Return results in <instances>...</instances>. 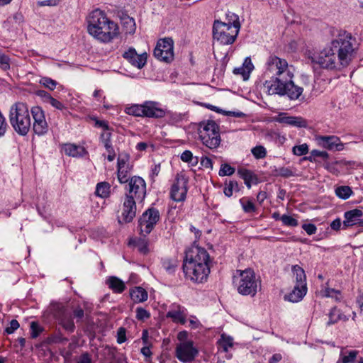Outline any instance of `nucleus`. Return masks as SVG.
<instances>
[{
  "label": "nucleus",
  "mask_w": 363,
  "mask_h": 363,
  "mask_svg": "<svg viewBox=\"0 0 363 363\" xmlns=\"http://www.w3.org/2000/svg\"><path fill=\"white\" fill-rule=\"evenodd\" d=\"M60 324L62 327L69 333H73L75 329V325L73 320L71 312L62 307L59 309L56 315Z\"/></svg>",
  "instance_id": "obj_19"
},
{
  "label": "nucleus",
  "mask_w": 363,
  "mask_h": 363,
  "mask_svg": "<svg viewBox=\"0 0 363 363\" xmlns=\"http://www.w3.org/2000/svg\"><path fill=\"white\" fill-rule=\"evenodd\" d=\"M238 275H234L233 284L236 286L239 294L243 296L250 295L254 296L258 287V281L255 274L251 269L244 271L238 270Z\"/></svg>",
  "instance_id": "obj_6"
},
{
  "label": "nucleus",
  "mask_w": 363,
  "mask_h": 363,
  "mask_svg": "<svg viewBox=\"0 0 363 363\" xmlns=\"http://www.w3.org/2000/svg\"><path fill=\"white\" fill-rule=\"evenodd\" d=\"M9 121L18 135H26L31 126L28 106L21 102L14 104L10 108Z\"/></svg>",
  "instance_id": "obj_5"
},
{
  "label": "nucleus",
  "mask_w": 363,
  "mask_h": 363,
  "mask_svg": "<svg viewBox=\"0 0 363 363\" xmlns=\"http://www.w3.org/2000/svg\"><path fill=\"white\" fill-rule=\"evenodd\" d=\"M63 150L65 155L73 157H81L88 155L84 147L75 144H65Z\"/></svg>",
  "instance_id": "obj_23"
},
{
  "label": "nucleus",
  "mask_w": 363,
  "mask_h": 363,
  "mask_svg": "<svg viewBox=\"0 0 363 363\" xmlns=\"http://www.w3.org/2000/svg\"><path fill=\"white\" fill-rule=\"evenodd\" d=\"M356 40L347 32L340 33L335 39L319 52L311 57L312 62L327 69H341L347 67L355 57Z\"/></svg>",
  "instance_id": "obj_1"
},
{
  "label": "nucleus",
  "mask_w": 363,
  "mask_h": 363,
  "mask_svg": "<svg viewBox=\"0 0 363 363\" xmlns=\"http://www.w3.org/2000/svg\"><path fill=\"white\" fill-rule=\"evenodd\" d=\"M335 194L337 196L342 199H347L352 194V189L348 186H340L336 188Z\"/></svg>",
  "instance_id": "obj_36"
},
{
  "label": "nucleus",
  "mask_w": 363,
  "mask_h": 363,
  "mask_svg": "<svg viewBox=\"0 0 363 363\" xmlns=\"http://www.w3.org/2000/svg\"><path fill=\"white\" fill-rule=\"evenodd\" d=\"M126 330L124 328L121 327L118 328L117 331V342L118 344H122L126 340Z\"/></svg>",
  "instance_id": "obj_54"
},
{
  "label": "nucleus",
  "mask_w": 363,
  "mask_h": 363,
  "mask_svg": "<svg viewBox=\"0 0 363 363\" xmlns=\"http://www.w3.org/2000/svg\"><path fill=\"white\" fill-rule=\"evenodd\" d=\"M266 74L271 75L269 80L276 78L284 79L287 77H293L289 69V65L285 59L280 58L275 55H270L266 61Z\"/></svg>",
  "instance_id": "obj_8"
},
{
  "label": "nucleus",
  "mask_w": 363,
  "mask_h": 363,
  "mask_svg": "<svg viewBox=\"0 0 363 363\" xmlns=\"http://www.w3.org/2000/svg\"><path fill=\"white\" fill-rule=\"evenodd\" d=\"M129 160L128 155H125L124 156H119L118 158L117 168L121 167H129L128 164L127 162Z\"/></svg>",
  "instance_id": "obj_57"
},
{
  "label": "nucleus",
  "mask_w": 363,
  "mask_h": 363,
  "mask_svg": "<svg viewBox=\"0 0 363 363\" xmlns=\"http://www.w3.org/2000/svg\"><path fill=\"white\" fill-rule=\"evenodd\" d=\"M251 152L253 156L259 160L263 159L267 156V150L264 146L257 145L251 150Z\"/></svg>",
  "instance_id": "obj_40"
},
{
  "label": "nucleus",
  "mask_w": 363,
  "mask_h": 363,
  "mask_svg": "<svg viewBox=\"0 0 363 363\" xmlns=\"http://www.w3.org/2000/svg\"><path fill=\"white\" fill-rule=\"evenodd\" d=\"M220 347L223 349V351L227 352L230 347L233 346V339L225 335H222L220 339L218 341Z\"/></svg>",
  "instance_id": "obj_37"
},
{
  "label": "nucleus",
  "mask_w": 363,
  "mask_h": 363,
  "mask_svg": "<svg viewBox=\"0 0 363 363\" xmlns=\"http://www.w3.org/2000/svg\"><path fill=\"white\" fill-rule=\"evenodd\" d=\"M167 317L172 318L174 322L179 323L182 325L186 323L184 308L179 304L174 303L171 306L169 311L167 313Z\"/></svg>",
  "instance_id": "obj_22"
},
{
  "label": "nucleus",
  "mask_w": 363,
  "mask_h": 363,
  "mask_svg": "<svg viewBox=\"0 0 363 363\" xmlns=\"http://www.w3.org/2000/svg\"><path fill=\"white\" fill-rule=\"evenodd\" d=\"M235 172V169L230 166L228 164H223L219 170V175L221 177L223 176H230Z\"/></svg>",
  "instance_id": "obj_46"
},
{
  "label": "nucleus",
  "mask_w": 363,
  "mask_h": 363,
  "mask_svg": "<svg viewBox=\"0 0 363 363\" xmlns=\"http://www.w3.org/2000/svg\"><path fill=\"white\" fill-rule=\"evenodd\" d=\"M292 152L297 156L305 155L308 152V146L306 143L300 145H295L292 149Z\"/></svg>",
  "instance_id": "obj_44"
},
{
  "label": "nucleus",
  "mask_w": 363,
  "mask_h": 363,
  "mask_svg": "<svg viewBox=\"0 0 363 363\" xmlns=\"http://www.w3.org/2000/svg\"><path fill=\"white\" fill-rule=\"evenodd\" d=\"M160 215L157 208H150L140 216L138 220V228L142 236L146 237L153 230L160 220Z\"/></svg>",
  "instance_id": "obj_11"
},
{
  "label": "nucleus",
  "mask_w": 363,
  "mask_h": 363,
  "mask_svg": "<svg viewBox=\"0 0 363 363\" xmlns=\"http://www.w3.org/2000/svg\"><path fill=\"white\" fill-rule=\"evenodd\" d=\"M131 299L135 303H142L145 301L148 298L147 292L145 289L140 286H135L130 291Z\"/></svg>",
  "instance_id": "obj_26"
},
{
  "label": "nucleus",
  "mask_w": 363,
  "mask_h": 363,
  "mask_svg": "<svg viewBox=\"0 0 363 363\" xmlns=\"http://www.w3.org/2000/svg\"><path fill=\"white\" fill-rule=\"evenodd\" d=\"M238 173L240 178L244 180L245 185L249 189L251 188L252 183H256L257 181V177L250 170L246 169H238Z\"/></svg>",
  "instance_id": "obj_28"
},
{
  "label": "nucleus",
  "mask_w": 363,
  "mask_h": 363,
  "mask_svg": "<svg viewBox=\"0 0 363 363\" xmlns=\"http://www.w3.org/2000/svg\"><path fill=\"white\" fill-rule=\"evenodd\" d=\"M106 284L114 293L121 294L125 289V284L121 279L117 277H109L106 281Z\"/></svg>",
  "instance_id": "obj_24"
},
{
  "label": "nucleus",
  "mask_w": 363,
  "mask_h": 363,
  "mask_svg": "<svg viewBox=\"0 0 363 363\" xmlns=\"http://www.w3.org/2000/svg\"><path fill=\"white\" fill-rule=\"evenodd\" d=\"M238 191L239 185L236 181H230L224 188V194L226 196L230 197L233 194V190Z\"/></svg>",
  "instance_id": "obj_42"
},
{
  "label": "nucleus",
  "mask_w": 363,
  "mask_h": 363,
  "mask_svg": "<svg viewBox=\"0 0 363 363\" xmlns=\"http://www.w3.org/2000/svg\"><path fill=\"white\" fill-rule=\"evenodd\" d=\"M239 31L225 25L220 20H215L213 24V38L222 45H232L235 41Z\"/></svg>",
  "instance_id": "obj_9"
},
{
  "label": "nucleus",
  "mask_w": 363,
  "mask_h": 363,
  "mask_svg": "<svg viewBox=\"0 0 363 363\" xmlns=\"http://www.w3.org/2000/svg\"><path fill=\"white\" fill-rule=\"evenodd\" d=\"M40 84L51 91L54 90L57 84L56 81L46 77L40 79Z\"/></svg>",
  "instance_id": "obj_43"
},
{
  "label": "nucleus",
  "mask_w": 363,
  "mask_h": 363,
  "mask_svg": "<svg viewBox=\"0 0 363 363\" xmlns=\"http://www.w3.org/2000/svg\"><path fill=\"white\" fill-rule=\"evenodd\" d=\"M110 185L107 182L99 183L96 188V194L101 198L108 196L110 192Z\"/></svg>",
  "instance_id": "obj_35"
},
{
  "label": "nucleus",
  "mask_w": 363,
  "mask_h": 363,
  "mask_svg": "<svg viewBox=\"0 0 363 363\" xmlns=\"http://www.w3.org/2000/svg\"><path fill=\"white\" fill-rule=\"evenodd\" d=\"M240 203L245 213H252L256 211V207L253 202L247 198H242Z\"/></svg>",
  "instance_id": "obj_38"
},
{
  "label": "nucleus",
  "mask_w": 363,
  "mask_h": 363,
  "mask_svg": "<svg viewBox=\"0 0 363 363\" xmlns=\"http://www.w3.org/2000/svg\"><path fill=\"white\" fill-rule=\"evenodd\" d=\"M36 94L37 96H40L45 103H48L52 97V96L48 92L44 90L37 91Z\"/></svg>",
  "instance_id": "obj_64"
},
{
  "label": "nucleus",
  "mask_w": 363,
  "mask_h": 363,
  "mask_svg": "<svg viewBox=\"0 0 363 363\" xmlns=\"http://www.w3.org/2000/svg\"><path fill=\"white\" fill-rule=\"evenodd\" d=\"M30 329L31 337L33 339L38 337L43 331V328L39 325V324L34 321L30 323Z\"/></svg>",
  "instance_id": "obj_49"
},
{
  "label": "nucleus",
  "mask_w": 363,
  "mask_h": 363,
  "mask_svg": "<svg viewBox=\"0 0 363 363\" xmlns=\"http://www.w3.org/2000/svg\"><path fill=\"white\" fill-rule=\"evenodd\" d=\"M320 140L323 147L328 150H340V148H338V146L340 145L338 143V138L335 136H323L320 138Z\"/></svg>",
  "instance_id": "obj_30"
},
{
  "label": "nucleus",
  "mask_w": 363,
  "mask_h": 363,
  "mask_svg": "<svg viewBox=\"0 0 363 363\" xmlns=\"http://www.w3.org/2000/svg\"><path fill=\"white\" fill-rule=\"evenodd\" d=\"M125 196L136 201H143L146 195V183L138 176L132 177L125 186Z\"/></svg>",
  "instance_id": "obj_10"
},
{
  "label": "nucleus",
  "mask_w": 363,
  "mask_h": 363,
  "mask_svg": "<svg viewBox=\"0 0 363 363\" xmlns=\"http://www.w3.org/2000/svg\"><path fill=\"white\" fill-rule=\"evenodd\" d=\"M60 0H44L38 1L37 4L39 6H55L60 3Z\"/></svg>",
  "instance_id": "obj_61"
},
{
  "label": "nucleus",
  "mask_w": 363,
  "mask_h": 363,
  "mask_svg": "<svg viewBox=\"0 0 363 363\" xmlns=\"http://www.w3.org/2000/svg\"><path fill=\"white\" fill-rule=\"evenodd\" d=\"M181 160L184 162H191L194 160L193 154L190 150H185L181 155Z\"/></svg>",
  "instance_id": "obj_62"
},
{
  "label": "nucleus",
  "mask_w": 363,
  "mask_h": 363,
  "mask_svg": "<svg viewBox=\"0 0 363 363\" xmlns=\"http://www.w3.org/2000/svg\"><path fill=\"white\" fill-rule=\"evenodd\" d=\"M144 117L162 118L165 116L163 109L157 107V103L155 101H145L143 104Z\"/></svg>",
  "instance_id": "obj_21"
},
{
  "label": "nucleus",
  "mask_w": 363,
  "mask_h": 363,
  "mask_svg": "<svg viewBox=\"0 0 363 363\" xmlns=\"http://www.w3.org/2000/svg\"><path fill=\"white\" fill-rule=\"evenodd\" d=\"M137 247L138 248V250L143 254H146L148 252L147 242L144 238H140L138 241Z\"/></svg>",
  "instance_id": "obj_53"
},
{
  "label": "nucleus",
  "mask_w": 363,
  "mask_h": 363,
  "mask_svg": "<svg viewBox=\"0 0 363 363\" xmlns=\"http://www.w3.org/2000/svg\"><path fill=\"white\" fill-rule=\"evenodd\" d=\"M275 121L298 128H306L308 125L307 121L302 117L287 116L286 113L279 114Z\"/></svg>",
  "instance_id": "obj_20"
},
{
  "label": "nucleus",
  "mask_w": 363,
  "mask_h": 363,
  "mask_svg": "<svg viewBox=\"0 0 363 363\" xmlns=\"http://www.w3.org/2000/svg\"><path fill=\"white\" fill-rule=\"evenodd\" d=\"M210 257L203 247L194 245L186 252L183 271L186 277L195 282L206 280L210 273Z\"/></svg>",
  "instance_id": "obj_2"
},
{
  "label": "nucleus",
  "mask_w": 363,
  "mask_h": 363,
  "mask_svg": "<svg viewBox=\"0 0 363 363\" xmlns=\"http://www.w3.org/2000/svg\"><path fill=\"white\" fill-rule=\"evenodd\" d=\"M280 219L282 221V223L287 226L294 227L297 226L298 224V220L288 215H283Z\"/></svg>",
  "instance_id": "obj_47"
},
{
  "label": "nucleus",
  "mask_w": 363,
  "mask_h": 363,
  "mask_svg": "<svg viewBox=\"0 0 363 363\" xmlns=\"http://www.w3.org/2000/svg\"><path fill=\"white\" fill-rule=\"evenodd\" d=\"M306 292L307 286L301 287L298 285H295L292 291L285 296V299L293 303L298 302L306 294Z\"/></svg>",
  "instance_id": "obj_25"
},
{
  "label": "nucleus",
  "mask_w": 363,
  "mask_h": 363,
  "mask_svg": "<svg viewBox=\"0 0 363 363\" xmlns=\"http://www.w3.org/2000/svg\"><path fill=\"white\" fill-rule=\"evenodd\" d=\"M0 67L3 70H7L10 68L9 58L6 55H0Z\"/></svg>",
  "instance_id": "obj_58"
},
{
  "label": "nucleus",
  "mask_w": 363,
  "mask_h": 363,
  "mask_svg": "<svg viewBox=\"0 0 363 363\" xmlns=\"http://www.w3.org/2000/svg\"><path fill=\"white\" fill-rule=\"evenodd\" d=\"M292 272L296 279V285L301 287L306 286V276L303 269L298 265H294Z\"/></svg>",
  "instance_id": "obj_27"
},
{
  "label": "nucleus",
  "mask_w": 363,
  "mask_h": 363,
  "mask_svg": "<svg viewBox=\"0 0 363 363\" xmlns=\"http://www.w3.org/2000/svg\"><path fill=\"white\" fill-rule=\"evenodd\" d=\"M199 354V350L194 346V342H180L177 345L175 357L182 363H191Z\"/></svg>",
  "instance_id": "obj_12"
},
{
  "label": "nucleus",
  "mask_w": 363,
  "mask_h": 363,
  "mask_svg": "<svg viewBox=\"0 0 363 363\" xmlns=\"http://www.w3.org/2000/svg\"><path fill=\"white\" fill-rule=\"evenodd\" d=\"M111 138V133L109 130L104 132L100 135V140L103 143L105 148L112 146Z\"/></svg>",
  "instance_id": "obj_45"
},
{
  "label": "nucleus",
  "mask_w": 363,
  "mask_h": 363,
  "mask_svg": "<svg viewBox=\"0 0 363 363\" xmlns=\"http://www.w3.org/2000/svg\"><path fill=\"white\" fill-rule=\"evenodd\" d=\"M198 132L202 143L209 149H216L220 145L221 139L219 126L215 121H208L200 123Z\"/></svg>",
  "instance_id": "obj_7"
},
{
  "label": "nucleus",
  "mask_w": 363,
  "mask_h": 363,
  "mask_svg": "<svg viewBox=\"0 0 363 363\" xmlns=\"http://www.w3.org/2000/svg\"><path fill=\"white\" fill-rule=\"evenodd\" d=\"M358 354L357 351L353 350L349 352L348 355L343 356L342 358V363H352L354 362L357 355Z\"/></svg>",
  "instance_id": "obj_52"
},
{
  "label": "nucleus",
  "mask_w": 363,
  "mask_h": 363,
  "mask_svg": "<svg viewBox=\"0 0 363 363\" xmlns=\"http://www.w3.org/2000/svg\"><path fill=\"white\" fill-rule=\"evenodd\" d=\"M302 228L310 235L315 234L317 230L316 226L312 223L303 224Z\"/></svg>",
  "instance_id": "obj_60"
},
{
  "label": "nucleus",
  "mask_w": 363,
  "mask_h": 363,
  "mask_svg": "<svg viewBox=\"0 0 363 363\" xmlns=\"http://www.w3.org/2000/svg\"><path fill=\"white\" fill-rule=\"evenodd\" d=\"M328 316L329 320L327 322V325L335 324L342 319L346 320L345 315L336 307H333L330 310Z\"/></svg>",
  "instance_id": "obj_31"
},
{
  "label": "nucleus",
  "mask_w": 363,
  "mask_h": 363,
  "mask_svg": "<svg viewBox=\"0 0 363 363\" xmlns=\"http://www.w3.org/2000/svg\"><path fill=\"white\" fill-rule=\"evenodd\" d=\"M143 104H134L125 108V113L138 117H144Z\"/></svg>",
  "instance_id": "obj_33"
},
{
  "label": "nucleus",
  "mask_w": 363,
  "mask_h": 363,
  "mask_svg": "<svg viewBox=\"0 0 363 363\" xmlns=\"http://www.w3.org/2000/svg\"><path fill=\"white\" fill-rule=\"evenodd\" d=\"M50 104L52 107L58 109V110H63L65 108V105L61 103L60 101L57 100L56 99L53 98L52 96L50 98L49 101L47 103Z\"/></svg>",
  "instance_id": "obj_56"
},
{
  "label": "nucleus",
  "mask_w": 363,
  "mask_h": 363,
  "mask_svg": "<svg viewBox=\"0 0 363 363\" xmlns=\"http://www.w3.org/2000/svg\"><path fill=\"white\" fill-rule=\"evenodd\" d=\"M342 161H335L334 163L327 162L325 164L324 167L327 169L330 172L333 174H337L338 171L335 168V165L337 164H341Z\"/></svg>",
  "instance_id": "obj_63"
},
{
  "label": "nucleus",
  "mask_w": 363,
  "mask_h": 363,
  "mask_svg": "<svg viewBox=\"0 0 363 363\" xmlns=\"http://www.w3.org/2000/svg\"><path fill=\"white\" fill-rule=\"evenodd\" d=\"M136 215V201L133 199L125 196L121 213V219L118 220L119 223H130Z\"/></svg>",
  "instance_id": "obj_16"
},
{
  "label": "nucleus",
  "mask_w": 363,
  "mask_h": 363,
  "mask_svg": "<svg viewBox=\"0 0 363 363\" xmlns=\"http://www.w3.org/2000/svg\"><path fill=\"white\" fill-rule=\"evenodd\" d=\"M293 77H287L284 79L276 78L267 80L264 87L270 95L287 96L291 100L298 99L303 93V89L296 85L291 80Z\"/></svg>",
  "instance_id": "obj_4"
},
{
  "label": "nucleus",
  "mask_w": 363,
  "mask_h": 363,
  "mask_svg": "<svg viewBox=\"0 0 363 363\" xmlns=\"http://www.w3.org/2000/svg\"><path fill=\"white\" fill-rule=\"evenodd\" d=\"M162 265L166 272H168L169 274H172L175 271L176 267H177L176 262H172L169 260L164 261Z\"/></svg>",
  "instance_id": "obj_51"
},
{
  "label": "nucleus",
  "mask_w": 363,
  "mask_h": 363,
  "mask_svg": "<svg viewBox=\"0 0 363 363\" xmlns=\"http://www.w3.org/2000/svg\"><path fill=\"white\" fill-rule=\"evenodd\" d=\"M130 171V167H121L117 168V177L118 180L121 184H126L129 182L131 177H129L128 174Z\"/></svg>",
  "instance_id": "obj_34"
},
{
  "label": "nucleus",
  "mask_w": 363,
  "mask_h": 363,
  "mask_svg": "<svg viewBox=\"0 0 363 363\" xmlns=\"http://www.w3.org/2000/svg\"><path fill=\"white\" fill-rule=\"evenodd\" d=\"M188 181L184 176L177 175L172 186L170 197L174 201L182 202L186 199Z\"/></svg>",
  "instance_id": "obj_15"
},
{
  "label": "nucleus",
  "mask_w": 363,
  "mask_h": 363,
  "mask_svg": "<svg viewBox=\"0 0 363 363\" xmlns=\"http://www.w3.org/2000/svg\"><path fill=\"white\" fill-rule=\"evenodd\" d=\"M363 211L355 208L344 213L345 220L342 223L343 228H347L353 225L363 226Z\"/></svg>",
  "instance_id": "obj_17"
},
{
  "label": "nucleus",
  "mask_w": 363,
  "mask_h": 363,
  "mask_svg": "<svg viewBox=\"0 0 363 363\" xmlns=\"http://www.w3.org/2000/svg\"><path fill=\"white\" fill-rule=\"evenodd\" d=\"M71 314L72 315L73 319H76V323H82L84 318V311L83 308L80 306H77L76 307H73L72 309Z\"/></svg>",
  "instance_id": "obj_39"
},
{
  "label": "nucleus",
  "mask_w": 363,
  "mask_h": 363,
  "mask_svg": "<svg viewBox=\"0 0 363 363\" xmlns=\"http://www.w3.org/2000/svg\"><path fill=\"white\" fill-rule=\"evenodd\" d=\"M123 28L126 34H133L136 30L134 18L129 16L123 18Z\"/></svg>",
  "instance_id": "obj_32"
},
{
  "label": "nucleus",
  "mask_w": 363,
  "mask_h": 363,
  "mask_svg": "<svg viewBox=\"0 0 363 363\" xmlns=\"http://www.w3.org/2000/svg\"><path fill=\"white\" fill-rule=\"evenodd\" d=\"M275 175L279 176L284 178H289L294 176V172L289 167H279L276 169Z\"/></svg>",
  "instance_id": "obj_41"
},
{
  "label": "nucleus",
  "mask_w": 363,
  "mask_h": 363,
  "mask_svg": "<svg viewBox=\"0 0 363 363\" xmlns=\"http://www.w3.org/2000/svg\"><path fill=\"white\" fill-rule=\"evenodd\" d=\"M19 328V323L16 320H12L10 322V325L5 329V332L8 334L13 333L16 330Z\"/></svg>",
  "instance_id": "obj_59"
},
{
  "label": "nucleus",
  "mask_w": 363,
  "mask_h": 363,
  "mask_svg": "<svg viewBox=\"0 0 363 363\" xmlns=\"http://www.w3.org/2000/svg\"><path fill=\"white\" fill-rule=\"evenodd\" d=\"M225 20L226 22H223L225 25L240 32L241 24L239 16L237 14L228 11L225 14Z\"/></svg>",
  "instance_id": "obj_29"
},
{
  "label": "nucleus",
  "mask_w": 363,
  "mask_h": 363,
  "mask_svg": "<svg viewBox=\"0 0 363 363\" xmlns=\"http://www.w3.org/2000/svg\"><path fill=\"white\" fill-rule=\"evenodd\" d=\"M136 318L139 320H144L150 317V313L142 307L136 308Z\"/></svg>",
  "instance_id": "obj_48"
},
{
  "label": "nucleus",
  "mask_w": 363,
  "mask_h": 363,
  "mask_svg": "<svg viewBox=\"0 0 363 363\" xmlns=\"http://www.w3.org/2000/svg\"><path fill=\"white\" fill-rule=\"evenodd\" d=\"M123 57L127 60L133 66L142 69L147 62V55L146 52L138 55L136 50L130 48L123 54Z\"/></svg>",
  "instance_id": "obj_18"
},
{
  "label": "nucleus",
  "mask_w": 363,
  "mask_h": 363,
  "mask_svg": "<svg viewBox=\"0 0 363 363\" xmlns=\"http://www.w3.org/2000/svg\"><path fill=\"white\" fill-rule=\"evenodd\" d=\"M87 23L88 33L101 42L108 43L119 34L118 25L100 9H95L89 13Z\"/></svg>",
  "instance_id": "obj_3"
},
{
  "label": "nucleus",
  "mask_w": 363,
  "mask_h": 363,
  "mask_svg": "<svg viewBox=\"0 0 363 363\" xmlns=\"http://www.w3.org/2000/svg\"><path fill=\"white\" fill-rule=\"evenodd\" d=\"M174 42L172 38L160 40L154 50V56L159 60L169 63L174 59Z\"/></svg>",
  "instance_id": "obj_13"
},
{
  "label": "nucleus",
  "mask_w": 363,
  "mask_h": 363,
  "mask_svg": "<svg viewBox=\"0 0 363 363\" xmlns=\"http://www.w3.org/2000/svg\"><path fill=\"white\" fill-rule=\"evenodd\" d=\"M211 106V110L216 111L218 113L223 112L226 116H232L239 117V118L245 116V114L242 112L225 111H222L221 109H220L219 108H218L216 106Z\"/></svg>",
  "instance_id": "obj_50"
},
{
  "label": "nucleus",
  "mask_w": 363,
  "mask_h": 363,
  "mask_svg": "<svg viewBox=\"0 0 363 363\" xmlns=\"http://www.w3.org/2000/svg\"><path fill=\"white\" fill-rule=\"evenodd\" d=\"M325 296L328 297H332L335 298L337 301H339L340 299V291L335 290L333 289L328 288L325 289Z\"/></svg>",
  "instance_id": "obj_55"
},
{
  "label": "nucleus",
  "mask_w": 363,
  "mask_h": 363,
  "mask_svg": "<svg viewBox=\"0 0 363 363\" xmlns=\"http://www.w3.org/2000/svg\"><path fill=\"white\" fill-rule=\"evenodd\" d=\"M30 113L33 119V130L38 136L45 135L49 130V125L45 119L44 111L35 106L31 108Z\"/></svg>",
  "instance_id": "obj_14"
}]
</instances>
